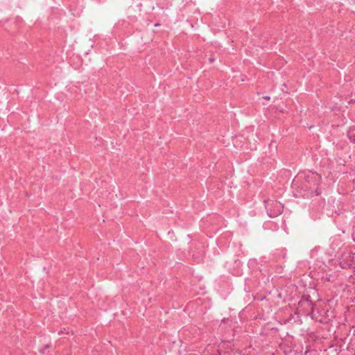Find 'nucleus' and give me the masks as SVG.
Segmentation results:
<instances>
[{
  "mask_svg": "<svg viewBox=\"0 0 355 355\" xmlns=\"http://www.w3.org/2000/svg\"><path fill=\"white\" fill-rule=\"evenodd\" d=\"M50 347L49 345H46L43 347L42 349H40V352L44 354V351Z\"/></svg>",
  "mask_w": 355,
  "mask_h": 355,
  "instance_id": "obj_1",
  "label": "nucleus"
},
{
  "mask_svg": "<svg viewBox=\"0 0 355 355\" xmlns=\"http://www.w3.org/2000/svg\"><path fill=\"white\" fill-rule=\"evenodd\" d=\"M161 24L159 23H155V26H159Z\"/></svg>",
  "mask_w": 355,
  "mask_h": 355,
  "instance_id": "obj_2",
  "label": "nucleus"
},
{
  "mask_svg": "<svg viewBox=\"0 0 355 355\" xmlns=\"http://www.w3.org/2000/svg\"><path fill=\"white\" fill-rule=\"evenodd\" d=\"M263 98L266 99V100H269L270 97L269 96H264Z\"/></svg>",
  "mask_w": 355,
  "mask_h": 355,
  "instance_id": "obj_3",
  "label": "nucleus"
},
{
  "mask_svg": "<svg viewBox=\"0 0 355 355\" xmlns=\"http://www.w3.org/2000/svg\"><path fill=\"white\" fill-rule=\"evenodd\" d=\"M209 60H210V62H213V61H214V59L210 58V59H209Z\"/></svg>",
  "mask_w": 355,
  "mask_h": 355,
  "instance_id": "obj_4",
  "label": "nucleus"
}]
</instances>
